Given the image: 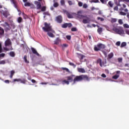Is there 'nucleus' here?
I'll list each match as a JSON object with an SVG mask.
<instances>
[{
	"label": "nucleus",
	"instance_id": "f257e3e1",
	"mask_svg": "<svg viewBox=\"0 0 129 129\" xmlns=\"http://www.w3.org/2000/svg\"><path fill=\"white\" fill-rule=\"evenodd\" d=\"M67 78V80L71 82L73 81V84H75L77 82H81L83 80L89 81V79L87 75H81L75 77V75H71Z\"/></svg>",
	"mask_w": 129,
	"mask_h": 129
},
{
	"label": "nucleus",
	"instance_id": "f03ea898",
	"mask_svg": "<svg viewBox=\"0 0 129 129\" xmlns=\"http://www.w3.org/2000/svg\"><path fill=\"white\" fill-rule=\"evenodd\" d=\"M44 26L42 27V29L45 32H47V34L50 38H54L55 36L53 34L55 33L54 30H53L52 28V26L50 23H47V22H45Z\"/></svg>",
	"mask_w": 129,
	"mask_h": 129
},
{
	"label": "nucleus",
	"instance_id": "7ed1b4c3",
	"mask_svg": "<svg viewBox=\"0 0 129 129\" xmlns=\"http://www.w3.org/2000/svg\"><path fill=\"white\" fill-rule=\"evenodd\" d=\"M120 2H124V0H118L117 1L114 2L115 5H116V6H115L113 8V10L114 11H118V7H120V9H119V10L120 11H124L125 12H128V10L127 9H126V5L123 4L122 5L120 4Z\"/></svg>",
	"mask_w": 129,
	"mask_h": 129
},
{
	"label": "nucleus",
	"instance_id": "20e7f679",
	"mask_svg": "<svg viewBox=\"0 0 129 129\" xmlns=\"http://www.w3.org/2000/svg\"><path fill=\"white\" fill-rule=\"evenodd\" d=\"M77 18L79 19V21H81L82 20V23L83 24H88L90 22V19L87 17V16H84L83 15H80L81 14V12L78 11L77 12Z\"/></svg>",
	"mask_w": 129,
	"mask_h": 129
},
{
	"label": "nucleus",
	"instance_id": "39448f33",
	"mask_svg": "<svg viewBox=\"0 0 129 129\" xmlns=\"http://www.w3.org/2000/svg\"><path fill=\"white\" fill-rule=\"evenodd\" d=\"M104 48H105V45L99 43L97 45H95L94 49L95 51L98 52L101 50H103Z\"/></svg>",
	"mask_w": 129,
	"mask_h": 129
},
{
	"label": "nucleus",
	"instance_id": "423d86ee",
	"mask_svg": "<svg viewBox=\"0 0 129 129\" xmlns=\"http://www.w3.org/2000/svg\"><path fill=\"white\" fill-rule=\"evenodd\" d=\"M2 6H0V12H1V14L2 15H3V16L5 17V18H8V16H9L10 15L9 12L7 10H5L4 11L3 10H2Z\"/></svg>",
	"mask_w": 129,
	"mask_h": 129
},
{
	"label": "nucleus",
	"instance_id": "0eeeda50",
	"mask_svg": "<svg viewBox=\"0 0 129 129\" xmlns=\"http://www.w3.org/2000/svg\"><path fill=\"white\" fill-rule=\"evenodd\" d=\"M20 82L21 83L26 84V83L27 82V80H25V79H23V80H21V79H14L13 80V82Z\"/></svg>",
	"mask_w": 129,
	"mask_h": 129
},
{
	"label": "nucleus",
	"instance_id": "6e6552de",
	"mask_svg": "<svg viewBox=\"0 0 129 129\" xmlns=\"http://www.w3.org/2000/svg\"><path fill=\"white\" fill-rule=\"evenodd\" d=\"M56 21L59 24H61L62 22V17L61 16H58L56 17Z\"/></svg>",
	"mask_w": 129,
	"mask_h": 129
},
{
	"label": "nucleus",
	"instance_id": "1a4fd4ad",
	"mask_svg": "<svg viewBox=\"0 0 129 129\" xmlns=\"http://www.w3.org/2000/svg\"><path fill=\"white\" fill-rule=\"evenodd\" d=\"M34 4L36 6L37 10H40L41 9V5L39 2L35 1Z\"/></svg>",
	"mask_w": 129,
	"mask_h": 129
},
{
	"label": "nucleus",
	"instance_id": "9d476101",
	"mask_svg": "<svg viewBox=\"0 0 129 129\" xmlns=\"http://www.w3.org/2000/svg\"><path fill=\"white\" fill-rule=\"evenodd\" d=\"M64 13L66 14V15L68 16V18L69 19H72L73 18V16L72 14H71L69 12H68L66 10H64Z\"/></svg>",
	"mask_w": 129,
	"mask_h": 129
},
{
	"label": "nucleus",
	"instance_id": "9b49d317",
	"mask_svg": "<svg viewBox=\"0 0 129 129\" xmlns=\"http://www.w3.org/2000/svg\"><path fill=\"white\" fill-rule=\"evenodd\" d=\"M107 6L108 7V8H110L111 9H112L114 7V3H113L112 1H110L108 3Z\"/></svg>",
	"mask_w": 129,
	"mask_h": 129
},
{
	"label": "nucleus",
	"instance_id": "f8f14e48",
	"mask_svg": "<svg viewBox=\"0 0 129 129\" xmlns=\"http://www.w3.org/2000/svg\"><path fill=\"white\" fill-rule=\"evenodd\" d=\"M31 51L33 53V54L36 55L38 56H40V54L37 52V50L34 48H31Z\"/></svg>",
	"mask_w": 129,
	"mask_h": 129
},
{
	"label": "nucleus",
	"instance_id": "ddd939ff",
	"mask_svg": "<svg viewBox=\"0 0 129 129\" xmlns=\"http://www.w3.org/2000/svg\"><path fill=\"white\" fill-rule=\"evenodd\" d=\"M70 81L72 82L71 81L69 80H64L62 81L61 83L63 85L67 84L68 85L70 84Z\"/></svg>",
	"mask_w": 129,
	"mask_h": 129
},
{
	"label": "nucleus",
	"instance_id": "4468645a",
	"mask_svg": "<svg viewBox=\"0 0 129 129\" xmlns=\"http://www.w3.org/2000/svg\"><path fill=\"white\" fill-rule=\"evenodd\" d=\"M97 63H99L100 66L102 67L103 65V62L102 61V59L101 58H99L97 60Z\"/></svg>",
	"mask_w": 129,
	"mask_h": 129
},
{
	"label": "nucleus",
	"instance_id": "2eb2a0df",
	"mask_svg": "<svg viewBox=\"0 0 129 129\" xmlns=\"http://www.w3.org/2000/svg\"><path fill=\"white\" fill-rule=\"evenodd\" d=\"M10 45H11V42L10 39H8L5 42V45L6 46H9Z\"/></svg>",
	"mask_w": 129,
	"mask_h": 129
},
{
	"label": "nucleus",
	"instance_id": "dca6fc26",
	"mask_svg": "<svg viewBox=\"0 0 129 129\" xmlns=\"http://www.w3.org/2000/svg\"><path fill=\"white\" fill-rule=\"evenodd\" d=\"M78 71L79 73H86V71L85 69H83V68H78Z\"/></svg>",
	"mask_w": 129,
	"mask_h": 129
},
{
	"label": "nucleus",
	"instance_id": "f3484780",
	"mask_svg": "<svg viewBox=\"0 0 129 129\" xmlns=\"http://www.w3.org/2000/svg\"><path fill=\"white\" fill-rule=\"evenodd\" d=\"M60 42V40L59 38H56L55 40L54 41V44L57 45L59 43V42Z\"/></svg>",
	"mask_w": 129,
	"mask_h": 129
},
{
	"label": "nucleus",
	"instance_id": "a211bd4d",
	"mask_svg": "<svg viewBox=\"0 0 129 129\" xmlns=\"http://www.w3.org/2000/svg\"><path fill=\"white\" fill-rule=\"evenodd\" d=\"M23 59H24V62H25L26 63H27V64L29 63V61H28V60H27V55H24Z\"/></svg>",
	"mask_w": 129,
	"mask_h": 129
},
{
	"label": "nucleus",
	"instance_id": "6ab92c4d",
	"mask_svg": "<svg viewBox=\"0 0 129 129\" xmlns=\"http://www.w3.org/2000/svg\"><path fill=\"white\" fill-rule=\"evenodd\" d=\"M113 56H114L113 53V52H110L108 55V59H111L112 58H113Z\"/></svg>",
	"mask_w": 129,
	"mask_h": 129
},
{
	"label": "nucleus",
	"instance_id": "aec40b11",
	"mask_svg": "<svg viewBox=\"0 0 129 129\" xmlns=\"http://www.w3.org/2000/svg\"><path fill=\"white\" fill-rule=\"evenodd\" d=\"M4 30L3 28L0 27V36H3V35H4Z\"/></svg>",
	"mask_w": 129,
	"mask_h": 129
},
{
	"label": "nucleus",
	"instance_id": "412c9836",
	"mask_svg": "<svg viewBox=\"0 0 129 129\" xmlns=\"http://www.w3.org/2000/svg\"><path fill=\"white\" fill-rule=\"evenodd\" d=\"M119 30V29L118 28H117V27H113L112 29V30L116 33H117L118 32Z\"/></svg>",
	"mask_w": 129,
	"mask_h": 129
},
{
	"label": "nucleus",
	"instance_id": "4be33fe9",
	"mask_svg": "<svg viewBox=\"0 0 129 129\" xmlns=\"http://www.w3.org/2000/svg\"><path fill=\"white\" fill-rule=\"evenodd\" d=\"M15 73V72L14 70H12L11 71V75L10 76L11 79L13 78V75H14Z\"/></svg>",
	"mask_w": 129,
	"mask_h": 129
},
{
	"label": "nucleus",
	"instance_id": "5701e85b",
	"mask_svg": "<svg viewBox=\"0 0 129 129\" xmlns=\"http://www.w3.org/2000/svg\"><path fill=\"white\" fill-rule=\"evenodd\" d=\"M117 33L119 35H123L124 34V31L123 30H121L119 29V30L118 31V33Z\"/></svg>",
	"mask_w": 129,
	"mask_h": 129
},
{
	"label": "nucleus",
	"instance_id": "b1692460",
	"mask_svg": "<svg viewBox=\"0 0 129 129\" xmlns=\"http://www.w3.org/2000/svg\"><path fill=\"white\" fill-rule=\"evenodd\" d=\"M121 12H120V13H119V15H120L121 16H126V13L125 12H122V11H120Z\"/></svg>",
	"mask_w": 129,
	"mask_h": 129
},
{
	"label": "nucleus",
	"instance_id": "393cba45",
	"mask_svg": "<svg viewBox=\"0 0 129 129\" xmlns=\"http://www.w3.org/2000/svg\"><path fill=\"white\" fill-rule=\"evenodd\" d=\"M97 32L100 35L102 32V28H98Z\"/></svg>",
	"mask_w": 129,
	"mask_h": 129
},
{
	"label": "nucleus",
	"instance_id": "a878e982",
	"mask_svg": "<svg viewBox=\"0 0 129 129\" xmlns=\"http://www.w3.org/2000/svg\"><path fill=\"white\" fill-rule=\"evenodd\" d=\"M61 70H62L63 71H66L67 72H68L69 73H70L69 70L68 68H63L62 67V68H61Z\"/></svg>",
	"mask_w": 129,
	"mask_h": 129
},
{
	"label": "nucleus",
	"instance_id": "bb28decb",
	"mask_svg": "<svg viewBox=\"0 0 129 129\" xmlns=\"http://www.w3.org/2000/svg\"><path fill=\"white\" fill-rule=\"evenodd\" d=\"M25 7H31V3L29 2H26L24 4Z\"/></svg>",
	"mask_w": 129,
	"mask_h": 129
},
{
	"label": "nucleus",
	"instance_id": "cd10ccee",
	"mask_svg": "<svg viewBox=\"0 0 129 129\" xmlns=\"http://www.w3.org/2000/svg\"><path fill=\"white\" fill-rule=\"evenodd\" d=\"M85 57V56L83 54H80L79 55V58L80 59V60H83L84 59V58Z\"/></svg>",
	"mask_w": 129,
	"mask_h": 129
},
{
	"label": "nucleus",
	"instance_id": "c85d7f7f",
	"mask_svg": "<svg viewBox=\"0 0 129 129\" xmlns=\"http://www.w3.org/2000/svg\"><path fill=\"white\" fill-rule=\"evenodd\" d=\"M22 21H23V19H22V18L21 17H19V18H18V19H17V22H18L19 23H22Z\"/></svg>",
	"mask_w": 129,
	"mask_h": 129
},
{
	"label": "nucleus",
	"instance_id": "c756f323",
	"mask_svg": "<svg viewBox=\"0 0 129 129\" xmlns=\"http://www.w3.org/2000/svg\"><path fill=\"white\" fill-rule=\"evenodd\" d=\"M22 15H23V18L24 19H27L28 18V16L27 15L25 14L24 13H23Z\"/></svg>",
	"mask_w": 129,
	"mask_h": 129
},
{
	"label": "nucleus",
	"instance_id": "7c9ffc66",
	"mask_svg": "<svg viewBox=\"0 0 129 129\" xmlns=\"http://www.w3.org/2000/svg\"><path fill=\"white\" fill-rule=\"evenodd\" d=\"M10 55L11 56V57H14L15 56V53H14V51H11L10 52Z\"/></svg>",
	"mask_w": 129,
	"mask_h": 129
},
{
	"label": "nucleus",
	"instance_id": "2f4dec72",
	"mask_svg": "<svg viewBox=\"0 0 129 129\" xmlns=\"http://www.w3.org/2000/svg\"><path fill=\"white\" fill-rule=\"evenodd\" d=\"M126 45V43L125 42H123L121 43L120 47L123 48Z\"/></svg>",
	"mask_w": 129,
	"mask_h": 129
},
{
	"label": "nucleus",
	"instance_id": "473e14b6",
	"mask_svg": "<svg viewBox=\"0 0 129 129\" xmlns=\"http://www.w3.org/2000/svg\"><path fill=\"white\" fill-rule=\"evenodd\" d=\"M53 6L54 7V8H57V7L59 6V4H58V3L55 2L54 3Z\"/></svg>",
	"mask_w": 129,
	"mask_h": 129
},
{
	"label": "nucleus",
	"instance_id": "72a5a7b5",
	"mask_svg": "<svg viewBox=\"0 0 129 129\" xmlns=\"http://www.w3.org/2000/svg\"><path fill=\"white\" fill-rule=\"evenodd\" d=\"M119 75H114L112 77V79L116 80L119 78Z\"/></svg>",
	"mask_w": 129,
	"mask_h": 129
},
{
	"label": "nucleus",
	"instance_id": "f704fd0d",
	"mask_svg": "<svg viewBox=\"0 0 129 129\" xmlns=\"http://www.w3.org/2000/svg\"><path fill=\"white\" fill-rule=\"evenodd\" d=\"M71 31L72 32H76L78 31V29L76 28V27H73L72 28Z\"/></svg>",
	"mask_w": 129,
	"mask_h": 129
},
{
	"label": "nucleus",
	"instance_id": "c9c22d12",
	"mask_svg": "<svg viewBox=\"0 0 129 129\" xmlns=\"http://www.w3.org/2000/svg\"><path fill=\"white\" fill-rule=\"evenodd\" d=\"M123 27L124 28H127V29L129 28V25L126 23H125L123 24Z\"/></svg>",
	"mask_w": 129,
	"mask_h": 129
},
{
	"label": "nucleus",
	"instance_id": "e433bc0d",
	"mask_svg": "<svg viewBox=\"0 0 129 129\" xmlns=\"http://www.w3.org/2000/svg\"><path fill=\"white\" fill-rule=\"evenodd\" d=\"M68 27L67 23H64L62 25V28H67Z\"/></svg>",
	"mask_w": 129,
	"mask_h": 129
},
{
	"label": "nucleus",
	"instance_id": "4c0bfd02",
	"mask_svg": "<svg viewBox=\"0 0 129 129\" xmlns=\"http://www.w3.org/2000/svg\"><path fill=\"white\" fill-rule=\"evenodd\" d=\"M88 7V5L87 4H84L83 5V9H87Z\"/></svg>",
	"mask_w": 129,
	"mask_h": 129
},
{
	"label": "nucleus",
	"instance_id": "58836bf2",
	"mask_svg": "<svg viewBox=\"0 0 129 129\" xmlns=\"http://www.w3.org/2000/svg\"><path fill=\"white\" fill-rule=\"evenodd\" d=\"M69 65H70L71 66H73L74 68L76 67V65H75V64L71 62H69Z\"/></svg>",
	"mask_w": 129,
	"mask_h": 129
},
{
	"label": "nucleus",
	"instance_id": "ea45409f",
	"mask_svg": "<svg viewBox=\"0 0 129 129\" xmlns=\"http://www.w3.org/2000/svg\"><path fill=\"white\" fill-rule=\"evenodd\" d=\"M46 6H43L41 8V11L45 12V11H46Z\"/></svg>",
	"mask_w": 129,
	"mask_h": 129
},
{
	"label": "nucleus",
	"instance_id": "a19ab883",
	"mask_svg": "<svg viewBox=\"0 0 129 129\" xmlns=\"http://www.w3.org/2000/svg\"><path fill=\"white\" fill-rule=\"evenodd\" d=\"M65 5L64 0H60V5L64 6Z\"/></svg>",
	"mask_w": 129,
	"mask_h": 129
},
{
	"label": "nucleus",
	"instance_id": "79ce46f5",
	"mask_svg": "<svg viewBox=\"0 0 129 129\" xmlns=\"http://www.w3.org/2000/svg\"><path fill=\"white\" fill-rule=\"evenodd\" d=\"M83 3L82 2H78V6L79 7H83Z\"/></svg>",
	"mask_w": 129,
	"mask_h": 129
},
{
	"label": "nucleus",
	"instance_id": "37998d69",
	"mask_svg": "<svg viewBox=\"0 0 129 129\" xmlns=\"http://www.w3.org/2000/svg\"><path fill=\"white\" fill-rule=\"evenodd\" d=\"M118 23H119V24L120 25H122L123 23V21L121 19H119V20H118Z\"/></svg>",
	"mask_w": 129,
	"mask_h": 129
},
{
	"label": "nucleus",
	"instance_id": "c03bdc74",
	"mask_svg": "<svg viewBox=\"0 0 129 129\" xmlns=\"http://www.w3.org/2000/svg\"><path fill=\"white\" fill-rule=\"evenodd\" d=\"M97 20H100L101 22H103L104 21V19L100 18V17H98Z\"/></svg>",
	"mask_w": 129,
	"mask_h": 129
},
{
	"label": "nucleus",
	"instance_id": "a18cd8bd",
	"mask_svg": "<svg viewBox=\"0 0 129 129\" xmlns=\"http://www.w3.org/2000/svg\"><path fill=\"white\" fill-rule=\"evenodd\" d=\"M118 62L121 63L122 62V57H119L118 58Z\"/></svg>",
	"mask_w": 129,
	"mask_h": 129
},
{
	"label": "nucleus",
	"instance_id": "49530a36",
	"mask_svg": "<svg viewBox=\"0 0 129 129\" xmlns=\"http://www.w3.org/2000/svg\"><path fill=\"white\" fill-rule=\"evenodd\" d=\"M120 44H121L120 41L116 42L115 43V45L118 46H119L120 45Z\"/></svg>",
	"mask_w": 129,
	"mask_h": 129
},
{
	"label": "nucleus",
	"instance_id": "de8ad7c7",
	"mask_svg": "<svg viewBox=\"0 0 129 129\" xmlns=\"http://www.w3.org/2000/svg\"><path fill=\"white\" fill-rule=\"evenodd\" d=\"M100 1L103 4H106L107 3V2L106 0H100Z\"/></svg>",
	"mask_w": 129,
	"mask_h": 129
},
{
	"label": "nucleus",
	"instance_id": "09e8293b",
	"mask_svg": "<svg viewBox=\"0 0 129 129\" xmlns=\"http://www.w3.org/2000/svg\"><path fill=\"white\" fill-rule=\"evenodd\" d=\"M117 22V19H111V23H114Z\"/></svg>",
	"mask_w": 129,
	"mask_h": 129
},
{
	"label": "nucleus",
	"instance_id": "8fccbe9b",
	"mask_svg": "<svg viewBox=\"0 0 129 129\" xmlns=\"http://www.w3.org/2000/svg\"><path fill=\"white\" fill-rule=\"evenodd\" d=\"M13 4L14 5L15 8H17V2L15 1H13Z\"/></svg>",
	"mask_w": 129,
	"mask_h": 129
},
{
	"label": "nucleus",
	"instance_id": "3c124183",
	"mask_svg": "<svg viewBox=\"0 0 129 129\" xmlns=\"http://www.w3.org/2000/svg\"><path fill=\"white\" fill-rule=\"evenodd\" d=\"M5 53H2L0 54V57H4L5 56Z\"/></svg>",
	"mask_w": 129,
	"mask_h": 129
},
{
	"label": "nucleus",
	"instance_id": "603ef678",
	"mask_svg": "<svg viewBox=\"0 0 129 129\" xmlns=\"http://www.w3.org/2000/svg\"><path fill=\"white\" fill-rule=\"evenodd\" d=\"M72 26V23H67V27L71 28Z\"/></svg>",
	"mask_w": 129,
	"mask_h": 129
},
{
	"label": "nucleus",
	"instance_id": "864d4df0",
	"mask_svg": "<svg viewBox=\"0 0 129 129\" xmlns=\"http://www.w3.org/2000/svg\"><path fill=\"white\" fill-rule=\"evenodd\" d=\"M6 63V61L5 60H1L0 61V64H5Z\"/></svg>",
	"mask_w": 129,
	"mask_h": 129
},
{
	"label": "nucleus",
	"instance_id": "5fc2aeb1",
	"mask_svg": "<svg viewBox=\"0 0 129 129\" xmlns=\"http://www.w3.org/2000/svg\"><path fill=\"white\" fill-rule=\"evenodd\" d=\"M68 4H69V5L70 6H71L73 5V3H72V2L71 1H68Z\"/></svg>",
	"mask_w": 129,
	"mask_h": 129
},
{
	"label": "nucleus",
	"instance_id": "6e6d98bb",
	"mask_svg": "<svg viewBox=\"0 0 129 129\" xmlns=\"http://www.w3.org/2000/svg\"><path fill=\"white\" fill-rule=\"evenodd\" d=\"M43 14L45 15H48V16L50 15V13L48 12H44Z\"/></svg>",
	"mask_w": 129,
	"mask_h": 129
},
{
	"label": "nucleus",
	"instance_id": "4d7b16f0",
	"mask_svg": "<svg viewBox=\"0 0 129 129\" xmlns=\"http://www.w3.org/2000/svg\"><path fill=\"white\" fill-rule=\"evenodd\" d=\"M66 38H67V39H68L69 40H71V36L70 35H67L66 36Z\"/></svg>",
	"mask_w": 129,
	"mask_h": 129
},
{
	"label": "nucleus",
	"instance_id": "13d9d810",
	"mask_svg": "<svg viewBox=\"0 0 129 129\" xmlns=\"http://www.w3.org/2000/svg\"><path fill=\"white\" fill-rule=\"evenodd\" d=\"M101 77L103 78H105L107 77L106 75H105V74H102L101 75Z\"/></svg>",
	"mask_w": 129,
	"mask_h": 129
},
{
	"label": "nucleus",
	"instance_id": "bf43d9fd",
	"mask_svg": "<svg viewBox=\"0 0 129 129\" xmlns=\"http://www.w3.org/2000/svg\"><path fill=\"white\" fill-rule=\"evenodd\" d=\"M2 51H3V49H2V44L0 43V53H2Z\"/></svg>",
	"mask_w": 129,
	"mask_h": 129
},
{
	"label": "nucleus",
	"instance_id": "052dcab7",
	"mask_svg": "<svg viewBox=\"0 0 129 129\" xmlns=\"http://www.w3.org/2000/svg\"><path fill=\"white\" fill-rule=\"evenodd\" d=\"M126 17L129 21V13L126 12Z\"/></svg>",
	"mask_w": 129,
	"mask_h": 129
},
{
	"label": "nucleus",
	"instance_id": "680f3d73",
	"mask_svg": "<svg viewBox=\"0 0 129 129\" xmlns=\"http://www.w3.org/2000/svg\"><path fill=\"white\" fill-rule=\"evenodd\" d=\"M5 83L6 84H9V80H6L5 81Z\"/></svg>",
	"mask_w": 129,
	"mask_h": 129
},
{
	"label": "nucleus",
	"instance_id": "e2e57ef3",
	"mask_svg": "<svg viewBox=\"0 0 129 129\" xmlns=\"http://www.w3.org/2000/svg\"><path fill=\"white\" fill-rule=\"evenodd\" d=\"M31 82H32L33 83H37L35 80H31Z\"/></svg>",
	"mask_w": 129,
	"mask_h": 129
},
{
	"label": "nucleus",
	"instance_id": "0e129e2a",
	"mask_svg": "<svg viewBox=\"0 0 129 129\" xmlns=\"http://www.w3.org/2000/svg\"><path fill=\"white\" fill-rule=\"evenodd\" d=\"M125 33L126 34L129 35V30H126Z\"/></svg>",
	"mask_w": 129,
	"mask_h": 129
},
{
	"label": "nucleus",
	"instance_id": "69168bd1",
	"mask_svg": "<svg viewBox=\"0 0 129 129\" xmlns=\"http://www.w3.org/2000/svg\"><path fill=\"white\" fill-rule=\"evenodd\" d=\"M68 44H63V46L64 47H68Z\"/></svg>",
	"mask_w": 129,
	"mask_h": 129
},
{
	"label": "nucleus",
	"instance_id": "338daca9",
	"mask_svg": "<svg viewBox=\"0 0 129 129\" xmlns=\"http://www.w3.org/2000/svg\"><path fill=\"white\" fill-rule=\"evenodd\" d=\"M5 25L8 27H9V24L8 23V22H5Z\"/></svg>",
	"mask_w": 129,
	"mask_h": 129
},
{
	"label": "nucleus",
	"instance_id": "774afa93",
	"mask_svg": "<svg viewBox=\"0 0 129 129\" xmlns=\"http://www.w3.org/2000/svg\"><path fill=\"white\" fill-rule=\"evenodd\" d=\"M4 49L6 51H9L10 50V49H8L7 48H5Z\"/></svg>",
	"mask_w": 129,
	"mask_h": 129
}]
</instances>
